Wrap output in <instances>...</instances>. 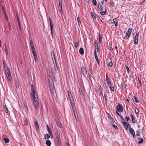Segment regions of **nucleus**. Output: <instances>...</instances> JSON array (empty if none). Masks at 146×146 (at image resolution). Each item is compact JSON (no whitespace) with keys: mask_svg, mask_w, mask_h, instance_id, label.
Instances as JSON below:
<instances>
[{"mask_svg":"<svg viewBox=\"0 0 146 146\" xmlns=\"http://www.w3.org/2000/svg\"><path fill=\"white\" fill-rule=\"evenodd\" d=\"M126 118V119H127V121H128V120H129V117H125Z\"/></svg>","mask_w":146,"mask_h":146,"instance_id":"bf43d9fd","label":"nucleus"},{"mask_svg":"<svg viewBox=\"0 0 146 146\" xmlns=\"http://www.w3.org/2000/svg\"><path fill=\"white\" fill-rule=\"evenodd\" d=\"M106 10H105V11H101L100 12V14L101 15H104L106 14Z\"/></svg>","mask_w":146,"mask_h":146,"instance_id":"79ce46f5","label":"nucleus"},{"mask_svg":"<svg viewBox=\"0 0 146 146\" xmlns=\"http://www.w3.org/2000/svg\"><path fill=\"white\" fill-rule=\"evenodd\" d=\"M143 138H141L140 141L138 142L139 144L142 143L143 142Z\"/></svg>","mask_w":146,"mask_h":146,"instance_id":"a18cd8bd","label":"nucleus"},{"mask_svg":"<svg viewBox=\"0 0 146 146\" xmlns=\"http://www.w3.org/2000/svg\"><path fill=\"white\" fill-rule=\"evenodd\" d=\"M33 94V104L34 105L35 108L37 109L38 104V100L37 96L36 95H35L36 92L34 90L31 91Z\"/></svg>","mask_w":146,"mask_h":146,"instance_id":"f257e3e1","label":"nucleus"},{"mask_svg":"<svg viewBox=\"0 0 146 146\" xmlns=\"http://www.w3.org/2000/svg\"><path fill=\"white\" fill-rule=\"evenodd\" d=\"M70 103L73 109H74V108H75L74 102H70Z\"/></svg>","mask_w":146,"mask_h":146,"instance_id":"c756f323","label":"nucleus"},{"mask_svg":"<svg viewBox=\"0 0 146 146\" xmlns=\"http://www.w3.org/2000/svg\"><path fill=\"white\" fill-rule=\"evenodd\" d=\"M81 71L82 73L84 75H85L87 74V72L86 69L83 66L81 68Z\"/></svg>","mask_w":146,"mask_h":146,"instance_id":"1a4fd4ad","label":"nucleus"},{"mask_svg":"<svg viewBox=\"0 0 146 146\" xmlns=\"http://www.w3.org/2000/svg\"><path fill=\"white\" fill-rule=\"evenodd\" d=\"M106 80L107 81V83L108 86H111V83L109 81L108 79V78L107 76H106Z\"/></svg>","mask_w":146,"mask_h":146,"instance_id":"4468645a","label":"nucleus"},{"mask_svg":"<svg viewBox=\"0 0 146 146\" xmlns=\"http://www.w3.org/2000/svg\"><path fill=\"white\" fill-rule=\"evenodd\" d=\"M4 68L5 69V72H9V69L7 66L6 65H4Z\"/></svg>","mask_w":146,"mask_h":146,"instance_id":"412c9836","label":"nucleus"},{"mask_svg":"<svg viewBox=\"0 0 146 146\" xmlns=\"http://www.w3.org/2000/svg\"><path fill=\"white\" fill-rule=\"evenodd\" d=\"M110 88L111 90L113 91H114V88L113 87L111 86H111H108Z\"/></svg>","mask_w":146,"mask_h":146,"instance_id":"58836bf2","label":"nucleus"},{"mask_svg":"<svg viewBox=\"0 0 146 146\" xmlns=\"http://www.w3.org/2000/svg\"><path fill=\"white\" fill-rule=\"evenodd\" d=\"M30 45L31 47L34 46L33 42L32 40H30Z\"/></svg>","mask_w":146,"mask_h":146,"instance_id":"7c9ffc66","label":"nucleus"},{"mask_svg":"<svg viewBox=\"0 0 146 146\" xmlns=\"http://www.w3.org/2000/svg\"><path fill=\"white\" fill-rule=\"evenodd\" d=\"M54 68H52V70L54 69H55V70L56 71H57V70H58V69L57 67L56 62L55 63H54Z\"/></svg>","mask_w":146,"mask_h":146,"instance_id":"a211bd4d","label":"nucleus"},{"mask_svg":"<svg viewBox=\"0 0 146 146\" xmlns=\"http://www.w3.org/2000/svg\"><path fill=\"white\" fill-rule=\"evenodd\" d=\"M16 87L17 88H19V84H16Z\"/></svg>","mask_w":146,"mask_h":146,"instance_id":"774afa93","label":"nucleus"},{"mask_svg":"<svg viewBox=\"0 0 146 146\" xmlns=\"http://www.w3.org/2000/svg\"><path fill=\"white\" fill-rule=\"evenodd\" d=\"M8 25H9V27L10 29V30H11V26H10V23H8Z\"/></svg>","mask_w":146,"mask_h":146,"instance_id":"0e129e2a","label":"nucleus"},{"mask_svg":"<svg viewBox=\"0 0 146 146\" xmlns=\"http://www.w3.org/2000/svg\"><path fill=\"white\" fill-rule=\"evenodd\" d=\"M113 21L114 23L115 26H117V19L116 18L114 19H113Z\"/></svg>","mask_w":146,"mask_h":146,"instance_id":"ddd939ff","label":"nucleus"},{"mask_svg":"<svg viewBox=\"0 0 146 146\" xmlns=\"http://www.w3.org/2000/svg\"><path fill=\"white\" fill-rule=\"evenodd\" d=\"M117 111L119 112H121L123 111V108L119 104L116 107Z\"/></svg>","mask_w":146,"mask_h":146,"instance_id":"39448f33","label":"nucleus"},{"mask_svg":"<svg viewBox=\"0 0 146 146\" xmlns=\"http://www.w3.org/2000/svg\"><path fill=\"white\" fill-rule=\"evenodd\" d=\"M91 14L92 15V18L94 19H96V15L93 12H92L91 13Z\"/></svg>","mask_w":146,"mask_h":146,"instance_id":"f3484780","label":"nucleus"},{"mask_svg":"<svg viewBox=\"0 0 146 146\" xmlns=\"http://www.w3.org/2000/svg\"><path fill=\"white\" fill-rule=\"evenodd\" d=\"M73 111L74 116L75 117H76V116L77 115V113L75 108L73 109Z\"/></svg>","mask_w":146,"mask_h":146,"instance_id":"bb28decb","label":"nucleus"},{"mask_svg":"<svg viewBox=\"0 0 146 146\" xmlns=\"http://www.w3.org/2000/svg\"><path fill=\"white\" fill-rule=\"evenodd\" d=\"M94 54L95 55V56L96 55H97V53L96 51V50H95L94 51Z\"/></svg>","mask_w":146,"mask_h":146,"instance_id":"e2e57ef3","label":"nucleus"},{"mask_svg":"<svg viewBox=\"0 0 146 146\" xmlns=\"http://www.w3.org/2000/svg\"><path fill=\"white\" fill-rule=\"evenodd\" d=\"M95 59H96V61L97 62V63H99V60H98V55H96L95 56Z\"/></svg>","mask_w":146,"mask_h":146,"instance_id":"f704fd0d","label":"nucleus"},{"mask_svg":"<svg viewBox=\"0 0 146 146\" xmlns=\"http://www.w3.org/2000/svg\"><path fill=\"white\" fill-rule=\"evenodd\" d=\"M49 87L50 91V92L52 94H53L54 93V88L53 87V82L50 81L49 82Z\"/></svg>","mask_w":146,"mask_h":146,"instance_id":"f03ea898","label":"nucleus"},{"mask_svg":"<svg viewBox=\"0 0 146 146\" xmlns=\"http://www.w3.org/2000/svg\"><path fill=\"white\" fill-rule=\"evenodd\" d=\"M132 122L133 123H135V119L134 118H132Z\"/></svg>","mask_w":146,"mask_h":146,"instance_id":"13d9d810","label":"nucleus"},{"mask_svg":"<svg viewBox=\"0 0 146 146\" xmlns=\"http://www.w3.org/2000/svg\"><path fill=\"white\" fill-rule=\"evenodd\" d=\"M32 53H33V56H37L36 52H33Z\"/></svg>","mask_w":146,"mask_h":146,"instance_id":"864d4df0","label":"nucleus"},{"mask_svg":"<svg viewBox=\"0 0 146 146\" xmlns=\"http://www.w3.org/2000/svg\"><path fill=\"white\" fill-rule=\"evenodd\" d=\"M57 143L56 144H57L58 146H60V139H59V141H56Z\"/></svg>","mask_w":146,"mask_h":146,"instance_id":"473e14b6","label":"nucleus"},{"mask_svg":"<svg viewBox=\"0 0 146 146\" xmlns=\"http://www.w3.org/2000/svg\"><path fill=\"white\" fill-rule=\"evenodd\" d=\"M102 35L101 34H100L99 36V40H102Z\"/></svg>","mask_w":146,"mask_h":146,"instance_id":"49530a36","label":"nucleus"},{"mask_svg":"<svg viewBox=\"0 0 146 146\" xmlns=\"http://www.w3.org/2000/svg\"><path fill=\"white\" fill-rule=\"evenodd\" d=\"M125 67H126V70H127V72L129 74V68L127 66H125Z\"/></svg>","mask_w":146,"mask_h":146,"instance_id":"de8ad7c7","label":"nucleus"},{"mask_svg":"<svg viewBox=\"0 0 146 146\" xmlns=\"http://www.w3.org/2000/svg\"><path fill=\"white\" fill-rule=\"evenodd\" d=\"M52 27H53L52 25V24L51 23H50V28L51 33H52V28H53Z\"/></svg>","mask_w":146,"mask_h":146,"instance_id":"c9c22d12","label":"nucleus"},{"mask_svg":"<svg viewBox=\"0 0 146 146\" xmlns=\"http://www.w3.org/2000/svg\"><path fill=\"white\" fill-rule=\"evenodd\" d=\"M24 107L25 113H26L27 114L28 113L29 110L28 109L27 106L26 105H25L24 106Z\"/></svg>","mask_w":146,"mask_h":146,"instance_id":"dca6fc26","label":"nucleus"},{"mask_svg":"<svg viewBox=\"0 0 146 146\" xmlns=\"http://www.w3.org/2000/svg\"><path fill=\"white\" fill-rule=\"evenodd\" d=\"M68 96L69 99L73 98L72 96V94L70 92V91H68Z\"/></svg>","mask_w":146,"mask_h":146,"instance_id":"6ab92c4d","label":"nucleus"},{"mask_svg":"<svg viewBox=\"0 0 146 146\" xmlns=\"http://www.w3.org/2000/svg\"><path fill=\"white\" fill-rule=\"evenodd\" d=\"M139 34V33H137L135 37L134 44H137L138 43Z\"/></svg>","mask_w":146,"mask_h":146,"instance_id":"423d86ee","label":"nucleus"},{"mask_svg":"<svg viewBox=\"0 0 146 146\" xmlns=\"http://www.w3.org/2000/svg\"><path fill=\"white\" fill-rule=\"evenodd\" d=\"M90 74H93V71H92V70L91 69V68H90Z\"/></svg>","mask_w":146,"mask_h":146,"instance_id":"4d7b16f0","label":"nucleus"},{"mask_svg":"<svg viewBox=\"0 0 146 146\" xmlns=\"http://www.w3.org/2000/svg\"><path fill=\"white\" fill-rule=\"evenodd\" d=\"M77 20L78 21V25H80L81 24V21H80V18L79 17H77Z\"/></svg>","mask_w":146,"mask_h":146,"instance_id":"b1692460","label":"nucleus"},{"mask_svg":"<svg viewBox=\"0 0 146 146\" xmlns=\"http://www.w3.org/2000/svg\"><path fill=\"white\" fill-rule=\"evenodd\" d=\"M132 29L131 28H129L128 29V31L125 36V37L127 39H128L129 37V36L132 32Z\"/></svg>","mask_w":146,"mask_h":146,"instance_id":"7ed1b4c3","label":"nucleus"},{"mask_svg":"<svg viewBox=\"0 0 146 146\" xmlns=\"http://www.w3.org/2000/svg\"><path fill=\"white\" fill-rule=\"evenodd\" d=\"M102 4L101 5L100 3H98V7H99V6H102Z\"/></svg>","mask_w":146,"mask_h":146,"instance_id":"680f3d73","label":"nucleus"},{"mask_svg":"<svg viewBox=\"0 0 146 146\" xmlns=\"http://www.w3.org/2000/svg\"><path fill=\"white\" fill-rule=\"evenodd\" d=\"M4 141H5V142L6 143H9V139H8L7 138H4Z\"/></svg>","mask_w":146,"mask_h":146,"instance_id":"2f4dec72","label":"nucleus"},{"mask_svg":"<svg viewBox=\"0 0 146 146\" xmlns=\"http://www.w3.org/2000/svg\"><path fill=\"white\" fill-rule=\"evenodd\" d=\"M135 113L136 114H137L139 113V110L138 109L135 108Z\"/></svg>","mask_w":146,"mask_h":146,"instance_id":"e433bc0d","label":"nucleus"},{"mask_svg":"<svg viewBox=\"0 0 146 146\" xmlns=\"http://www.w3.org/2000/svg\"><path fill=\"white\" fill-rule=\"evenodd\" d=\"M31 48L32 51V52H35V50L34 48V46L31 47Z\"/></svg>","mask_w":146,"mask_h":146,"instance_id":"37998d69","label":"nucleus"},{"mask_svg":"<svg viewBox=\"0 0 146 146\" xmlns=\"http://www.w3.org/2000/svg\"><path fill=\"white\" fill-rule=\"evenodd\" d=\"M3 108L4 110H5V112L6 113H8V112L9 111L6 106L4 105L3 106Z\"/></svg>","mask_w":146,"mask_h":146,"instance_id":"c85d7f7f","label":"nucleus"},{"mask_svg":"<svg viewBox=\"0 0 146 146\" xmlns=\"http://www.w3.org/2000/svg\"><path fill=\"white\" fill-rule=\"evenodd\" d=\"M58 126V127L60 128H61L62 127V125L61 123L58 121H57L56 122Z\"/></svg>","mask_w":146,"mask_h":146,"instance_id":"5701e85b","label":"nucleus"},{"mask_svg":"<svg viewBox=\"0 0 146 146\" xmlns=\"http://www.w3.org/2000/svg\"><path fill=\"white\" fill-rule=\"evenodd\" d=\"M5 74L8 80H10L11 76L9 74V72H5Z\"/></svg>","mask_w":146,"mask_h":146,"instance_id":"9b49d317","label":"nucleus"},{"mask_svg":"<svg viewBox=\"0 0 146 146\" xmlns=\"http://www.w3.org/2000/svg\"><path fill=\"white\" fill-rule=\"evenodd\" d=\"M129 131L130 133L133 135V137L134 138H135V133L134 130L132 128L130 127L129 129Z\"/></svg>","mask_w":146,"mask_h":146,"instance_id":"9d476101","label":"nucleus"},{"mask_svg":"<svg viewBox=\"0 0 146 146\" xmlns=\"http://www.w3.org/2000/svg\"><path fill=\"white\" fill-rule=\"evenodd\" d=\"M5 51L6 55L8 56L9 53L7 48V46L6 45L5 46Z\"/></svg>","mask_w":146,"mask_h":146,"instance_id":"a878e982","label":"nucleus"},{"mask_svg":"<svg viewBox=\"0 0 146 146\" xmlns=\"http://www.w3.org/2000/svg\"><path fill=\"white\" fill-rule=\"evenodd\" d=\"M31 48L32 51V52H35V50L34 48V46L31 47Z\"/></svg>","mask_w":146,"mask_h":146,"instance_id":"c03bdc74","label":"nucleus"},{"mask_svg":"<svg viewBox=\"0 0 146 146\" xmlns=\"http://www.w3.org/2000/svg\"><path fill=\"white\" fill-rule=\"evenodd\" d=\"M108 65L110 67H111L113 65V64L111 62H109L108 64Z\"/></svg>","mask_w":146,"mask_h":146,"instance_id":"ea45409f","label":"nucleus"},{"mask_svg":"<svg viewBox=\"0 0 146 146\" xmlns=\"http://www.w3.org/2000/svg\"><path fill=\"white\" fill-rule=\"evenodd\" d=\"M113 127L115 129H117V128H117V127L116 125H113Z\"/></svg>","mask_w":146,"mask_h":146,"instance_id":"6e6d98bb","label":"nucleus"},{"mask_svg":"<svg viewBox=\"0 0 146 146\" xmlns=\"http://www.w3.org/2000/svg\"><path fill=\"white\" fill-rule=\"evenodd\" d=\"M34 58L35 61H37L38 60L37 56H34Z\"/></svg>","mask_w":146,"mask_h":146,"instance_id":"8fccbe9b","label":"nucleus"},{"mask_svg":"<svg viewBox=\"0 0 146 146\" xmlns=\"http://www.w3.org/2000/svg\"><path fill=\"white\" fill-rule=\"evenodd\" d=\"M69 100H70V103L72 102H74L73 98H70V99H69Z\"/></svg>","mask_w":146,"mask_h":146,"instance_id":"3c124183","label":"nucleus"},{"mask_svg":"<svg viewBox=\"0 0 146 146\" xmlns=\"http://www.w3.org/2000/svg\"><path fill=\"white\" fill-rule=\"evenodd\" d=\"M79 41H77L74 44V46L75 47H76V48H77L78 45H79Z\"/></svg>","mask_w":146,"mask_h":146,"instance_id":"4be33fe9","label":"nucleus"},{"mask_svg":"<svg viewBox=\"0 0 146 146\" xmlns=\"http://www.w3.org/2000/svg\"><path fill=\"white\" fill-rule=\"evenodd\" d=\"M17 21L18 22V23H20V21L19 19V17H17Z\"/></svg>","mask_w":146,"mask_h":146,"instance_id":"69168bd1","label":"nucleus"},{"mask_svg":"<svg viewBox=\"0 0 146 146\" xmlns=\"http://www.w3.org/2000/svg\"><path fill=\"white\" fill-rule=\"evenodd\" d=\"M18 25H19V27L20 30V31H21V24H20V23H18Z\"/></svg>","mask_w":146,"mask_h":146,"instance_id":"5fc2aeb1","label":"nucleus"},{"mask_svg":"<svg viewBox=\"0 0 146 146\" xmlns=\"http://www.w3.org/2000/svg\"><path fill=\"white\" fill-rule=\"evenodd\" d=\"M35 126L36 127H37V128H39V126H38V122L37 121H36L35 122Z\"/></svg>","mask_w":146,"mask_h":146,"instance_id":"4c0bfd02","label":"nucleus"},{"mask_svg":"<svg viewBox=\"0 0 146 146\" xmlns=\"http://www.w3.org/2000/svg\"><path fill=\"white\" fill-rule=\"evenodd\" d=\"M51 54L52 56V58L53 61V63H56V60L55 58V54L52 51L51 52Z\"/></svg>","mask_w":146,"mask_h":146,"instance_id":"6e6552de","label":"nucleus"},{"mask_svg":"<svg viewBox=\"0 0 146 146\" xmlns=\"http://www.w3.org/2000/svg\"><path fill=\"white\" fill-rule=\"evenodd\" d=\"M31 91H33V90H34L33 84H32L31 85Z\"/></svg>","mask_w":146,"mask_h":146,"instance_id":"09e8293b","label":"nucleus"},{"mask_svg":"<svg viewBox=\"0 0 146 146\" xmlns=\"http://www.w3.org/2000/svg\"><path fill=\"white\" fill-rule=\"evenodd\" d=\"M122 123L124 125L125 129L127 130H128L129 127L130 126V125L129 123L124 121L122 122Z\"/></svg>","mask_w":146,"mask_h":146,"instance_id":"0eeeda50","label":"nucleus"},{"mask_svg":"<svg viewBox=\"0 0 146 146\" xmlns=\"http://www.w3.org/2000/svg\"><path fill=\"white\" fill-rule=\"evenodd\" d=\"M4 13L5 14V16L6 17V19L8 21V17H7V15H6V13H5V11H4Z\"/></svg>","mask_w":146,"mask_h":146,"instance_id":"052dcab7","label":"nucleus"},{"mask_svg":"<svg viewBox=\"0 0 146 146\" xmlns=\"http://www.w3.org/2000/svg\"><path fill=\"white\" fill-rule=\"evenodd\" d=\"M50 137V136L48 134L46 133L45 134V139H47Z\"/></svg>","mask_w":146,"mask_h":146,"instance_id":"cd10ccee","label":"nucleus"},{"mask_svg":"<svg viewBox=\"0 0 146 146\" xmlns=\"http://www.w3.org/2000/svg\"><path fill=\"white\" fill-rule=\"evenodd\" d=\"M133 102H135L137 103L138 102V101H137V98L134 96L133 97Z\"/></svg>","mask_w":146,"mask_h":146,"instance_id":"393cba45","label":"nucleus"},{"mask_svg":"<svg viewBox=\"0 0 146 146\" xmlns=\"http://www.w3.org/2000/svg\"><path fill=\"white\" fill-rule=\"evenodd\" d=\"M65 146H70L69 143H67L66 144Z\"/></svg>","mask_w":146,"mask_h":146,"instance_id":"338daca9","label":"nucleus"},{"mask_svg":"<svg viewBox=\"0 0 146 146\" xmlns=\"http://www.w3.org/2000/svg\"><path fill=\"white\" fill-rule=\"evenodd\" d=\"M80 53L81 55H83L84 54V50L82 48H80L79 50Z\"/></svg>","mask_w":146,"mask_h":146,"instance_id":"2eb2a0df","label":"nucleus"},{"mask_svg":"<svg viewBox=\"0 0 146 146\" xmlns=\"http://www.w3.org/2000/svg\"><path fill=\"white\" fill-rule=\"evenodd\" d=\"M94 46L98 50V44L95 42L94 44Z\"/></svg>","mask_w":146,"mask_h":146,"instance_id":"72a5a7b5","label":"nucleus"},{"mask_svg":"<svg viewBox=\"0 0 146 146\" xmlns=\"http://www.w3.org/2000/svg\"><path fill=\"white\" fill-rule=\"evenodd\" d=\"M55 135L56 138V141H59L60 139V134L56 131L55 132Z\"/></svg>","mask_w":146,"mask_h":146,"instance_id":"f8f14e48","label":"nucleus"},{"mask_svg":"<svg viewBox=\"0 0 146 146\" xmlns=\"http://www.w3.org/2000/svg\"><path fill=\"white\" fill-rule=\"evenodd\" d=\"M98 8L100 10L102 11L103 10V8L102 7V6H99V7H98Z\"/></svg>","mask_w":146,"mask_h":146,"instance_id":"603ef678","label":"nucleus"},{"mask_svg":"<svg viewBox=\"0 0 146 146\" xmlns=\"http://www.w3.org/2000/svg\"><path fill=\"white\" fill-rule=\"evenodd\" d=\"M62 0H60L59 2L58 5V8L59 10L60 11V13L61 14H62Z\"/></svg>","mask_w":146,"mask_h":146,"instance_id":"20e7f679","label":"nucleus"},{"mask_svg":"<svg viewBox=\"0 0 146 146\" xmlns=\"http://www.w3.org/2000/svg\"><path fill=\"white\" fill-rule=\"evenodd\" d=\"M46 144L48 146H50L51 145L50 141L49 140H47L46 141Z\"/></svg>","mask_w":146,"mask_h":146,"instance_id":"aec40b11","label":"nucleus"},{"mask_svg":"<svg viewBox=\"0 0 146 146\" xmlns=\"http://www.w3.org/2000/svg\"><path fill=\"white\" fill-rule=\"evenodd\" d=\"M92 3L95 5H97L96 1V0H92Z\"/></svg>","mask_w":146,"mask_h":146,"instance_id":"a19ab883","label":"nucleus"}]
</instances>
